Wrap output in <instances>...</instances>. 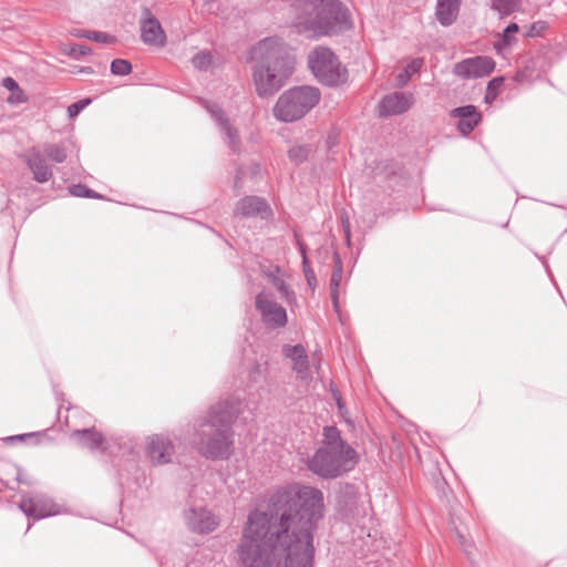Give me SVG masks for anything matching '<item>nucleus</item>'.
Here are the masks:
<instances>
[{
    "mask_svg": "<svg viewBox=\"0 0 567 567\" xmlns=\"http://www.w3.org/2000/svg\"><path fill=\"white\" fill-rule=\"evenodd\" d=\"M323 494L311 486L277 491L265 511L249 513L236 549L239 567H313V529Z\"/></svg>",
    "mask_w": 567,
    "mask_h": 567,
    "instance_id": "1",
    "label": "nucleus"
},
{
    "mask_svg": "<svg viewBox=\"0 0 567 567\" xmlns=\"http://www.w3.org/2000/svg\"><path fill=\"white\" fill-rule=\"evenodd\" d=\"M252 79L260 97L278 92L292 74L295 59L289 47L279 38L260 40L251 49Z\"/></svg>",
    "mask_w": 567,
    "mask_h": 567,
    "instance_id": "2",
    "label": "nucleus"
},
{
    "mask_svg": "<svg viewBox=\"0 0 567 567\" xmlns=\"http://www.w3.org/2000/svg\"><path fill=\"white\" fill-rule=\"evenodd\" d=\"M323 445L309 461V470L323 478H336L354 468L357 452L341 439L338 427H323Z\"/></svg>",
    "mask_w": 567,
    "mask_h": 567,
    "instance_id": "3",
    "label": "nucleus"
},
{
    "mask_svg": "<svg viewBox=\"0 0 567 567\" xmlns=\"http://www.w3.org/2000/svg\"><path fill=\"white\" fill-rule=\"evenodd\" d=\"M292 8L299 19H309L318 35L334 34L351 28L350 13L339 0H297Z\"/></svg>",
    "mask_w": 567,
    "mask_h": 567,
    "instance_id": "4",
    "label": "nucleus"
},
{
    "mask_svg": "<svg viewBox=\"0 0 567 567\" xmlns=\"http://www.w3.org/2000/svg\"><path fill=\"white\" fill-rule=\"evenodd\" d=\"M321 100V92L316 86L300 85L286 90L274 106V116L290 123L302 118Z\"/></svg>",
    "mask_w": 567,
    "mask_h": 567,
    "instance_id": "5",
    "label": "nucleus"
},
{
    "mask_svg": "<svg viewBox=\"0 0 567 567\" xmlns=\"http://www.w3.org/2000/svg\"><path fill=\"white\" fill-rule=\"evenodd\" d=\"M308 65L315 78L328 86H338L348 79V71L328 48L318 47L308 55Z\"/></svg>",
    "mask_w": 567,
    "mask_h": 567,
    "instance_id": "6",
    "label": "nucleus"
},
{
    "mask_svg": "<svg viewBox=\"0 0 567 567\" xmlns=\"http://www.w3.org/2000/svg\"><path fill=\"white\" fill-rule=\"evenodd\" d=\"M197 450L207 460H228L234 452L231 427H216L203 433Z\"/></svg>",
    "mask_w": 567,
    "mask_h": 567,
    "instance_id": "7",
    "label": "nucleus"
},
{
    "mask_svg": "<svg viewBox=\"0 0 567 567\" xmlns=\"http://www.w3.org/2000/svg\"><path fill=\"white\" fill-rule=\"evenodd\" d=\"M19 508L28 516L34 519H41L49 516L66 513L61 505L53 502L47 495L40 493H29L22 496Z\"/></svg>",
    "mask_w": 567,
    "mask_h": 567,
    "instance_id": "8",
    "label": "nucleus"
},
{
    "mask_svg": "<svg viewBox=\"0 0 567 567\" xmlns=\"http://www.w3.org/2000/svg\"><path fill=\"white\" fill-rule=\"evenodd\" d=\"M243 412L244 403L239 399L220 400L209 408L205 425H233Z\"/></svg>",
    "mask_w": 567,
    "mask_h": 567,
    "instance_id": "9",
    "label": "nucleus"
},
{
    "mask_svg": "<svg viewBox=\"0 0 567 567\" xmlns=\"http://www.w3.org/2000/svg\"><path fill=\"white\" fill-rule=\"evenodd\" d=\"M183 517L188 530L195 534H209L219 526V518L204 506H189Z\"/></svg>",
    "mask_w": 567,
    "mask_h": 567,
    "instance_id": "10",
    "label": "nucleus"
},
{
    "mask_svg": "<svg viewBox=\"0 0 567 567\" xmlns=\"http://www.w3.org/2000/svg\"><path fill=\"white\" fill-rule=\"evenodd\" d=\"M141 39L145 44L163 48L166 44V33L158 19L147 7L142 8L140 18Z\"/></svg>",
    "mask_w": 567,
    "mask_h": 567,
    "instance_id": "11",
    "label": "nucleus"
},
{
    "mask_svg": "<svg viewBox=\"0 0 567 567\" xmlns=\"http://www.w3.org/2000/svg\"><path fill=\"white\" fill-rule=\"evenodd\" d=\"M495 69V61L485 55L465 59L454 65L453 72L462 79H478L489 75Z\"/></svg>",
    "mask_w": 567,
    "mask_h": 567,
    "instance_id": "12",
    "label": "nucleus"
},
{
    "mask_svg": "<svg viewBox=\"0 0 567 567\" xmlns=\"http://www.w3.org/2000/svg\"><path fill=\"white\" fill-rule=\"evenodd\" d=\"M256 308L260 312L264 322L270 328H281L287 324L286 309L275 302L270 297L260 292L256 297Z\"/></svg>",
    "mask_w": 567,
    "mask_h": 567,
    "instance_id": "13",
    "label": "nucleus"
},
{
    "mask_svg": "<svg viewBox=\"0 0 567 567\" xmlns=\"http://www.w3.org/2000/svg\"><path fill=\"white\" fill-rule=\"evenodd\" d=\"M175 453L173 442L159 434L152 435L146 441V455L153 465H164L172 462Z\"/></svg>",
    "mask_w": 567,
    "mask_h": 567,
    "instance_id": "14",
    "label": "nucleus"
},
{
    "mask_svg": "<svg viewBox=\"0 0 567 567\" xmlns=\"http://www.w3.org/2000/svg\"><path fill=\"white\" fill-rule=\"evenodd\" d=\"M414 104V96L409 92H393L385 95L379 104V114L382 117L399 115L409 111Z\"/></svg>",
    "mask_w": 567,
    "mask_h": 567,
    "instance_id": "15",
    "label": "nucleus"
},
{
    "mask_svg": "<svg viewBox=\"0 0 567 567\" xmlns=\"http://www.w3.org/2000/svg\"><path fill=\"white\" fill-rule=\"evenodd\" d=\"M25 163L38 183H47L53 176L52 166L47 163V157L40 147H31L25 154Z\"/></svg>",
    "mask_w": 567,
    "mask_h": 567,
    "instance_id": "16",
    "label": "nucleus"
},
{
    "mask_svg": "<svg viewBox=\"0 0 567 567\" xmlns=\"http://www.w3.org/2000/svg\"><path fill=\"white\" fill-rule=\"evenodd\" d=\"M235 214L243 217L259 216L261 219H266L271 214V209L264 198L246 196L237 203Z\"/></svg>",
    "mask_w": 567,
    "mask_h": 567,
    "instance_id": "17",
    "label": "nucleus"
},
{
    "mask_svg": "<svg viewBox=\"0 0 567 567\" xmlns=\"http://www.w3.org/2000/svg\"><path fill=\"white\" fill-rule=\"evenodd\" d=\"M451 116L458 118L457 128L463 135H468L482 120L481 113L474 105L460 106L451 111Z\"/></svg>",
    "mask_w": 567,
    "mask_h": 567,
    "instance_id": "18",
    "label": "nucleus"
},
{
    "mask_svg": "<svg viewBox=\"0 0 567 567\" xmlns=\"http://www.w3.org/2000/svg\"><path fill=\"white\" fill-rule=\"evenodd\" d=\"M71 439L75 441L82 447L89 450H106V441L103 434L96 431L95 427H85L82 430H75L71 434Z\"/></svg>",
    "mask_w": 567,
    "mask_h": 567,
    "instance_id": "19",
    "label": "nucleus"
},
{
    "mask_svg": "<svg viewBox=\"0 0 567 567\" xmlns=\"http://www.w3.org/2000/svg\"><path fill=\"white\" fill-rule=\"evenodd\" d=\"M282 353L286 358L291 359L293 371H296L300 378L305 379L309 372V361L305 348L301 344H285L282 347Z\"/></svg>",
    "mask_w": 567,
    "mask_h": 567,
    "instance_id": "20",
    "label": "nucleus"
},
{
    "mask_svg": "<svg viewBox=\"0 0 567 567\" xmlns=\"http://www.w3.org/2000/svg\"><path fill=\"white\" fill-rule=\"evenodd\" d=\"M213 116L219 123L221 130L224 131L228 146L231 148L234 153H238L240 151V138L236 128H234L228 118L225 116L223 110L219 107L210 109Z\"/></svg>",
    "mask_w": 567,
    "mask_h": 567,
    "instance_id": "21",
    "label": "nucleus"
},
{
    "mask_svg": "<svg viewBox=\"0 0 567 567\" xmlns=\"http://www.w3.org/2000/svg\"><path fill=\"white\" fill-rule=\"evenodd\" d=\"M461 0H437L435 16L444 25H451L457 18Z\"/></svg>",
    "mask_w": 567,
    "mask_h": 567,
    "instance_id": "22",
    "label": "nucleus"
},
{
    "mask_svg": "<svg viewBox=\"0 0 567 567\" xmlns=\"http://www.w3.org/2000/svg\"><path fill=\"white\" fill-rule=\"evenodd\" d=\"M54 427H49L43 431L39 432H31V433H24V434H18V435H11L2 439L6 443H14V442H21L27 445H40V444H47L51 442V436L49 435V431L53 430Z\"/></svg>",
    "mask_w": 567,
    "mask_h": 567,
    "instance_id": "23",
    "label": "nucleus"
},
{
    "mask_svg": "<svg viewBox=\"0 0 567 567\" xmlns=\"http://www.w3.org/2000/svg\"><path fill=\"white\" fill-rule=\"evenodd\" d=\"M333 271L330 278V291L334 306L338 305V289L342 279V261L338 252L333 254Z\"/></svg>",
    "mask_w": 567,
    "mask_h": 567,
    "instance_id": "24",
    "label": "nucleus"
},
{
    "mask_svg": "<svg viewBox=\"0 0 567 567\" xmlns=\"http://www.w3.org/2000/svg\"><path fill=\"white\" fill-rule=\"evenodd\" d=\"M43 155L54 163H63L68 157L66 148L63 144H44L41 148Z\"/></svg>",
    "mask_w": 567,
    "mask_h": 567,
    "instance_id": "25",
    "label": "nucleus"
},
{
    "mask_svg": "<svg viewBox=\"0 0 567 567\" xmlns=\"http://www.w3.org/2000/svg\"><path fill=\"white\" fill-rule=\"evenodd\" d=\"M423 65V60L420 58L413 59L398 75V86H404L410 81L412 74L417 73Z\"/></svg>",
    "mask_w": 567,
    "mask_h": 567,
    "instance_id": "26",
    "label": "nucleus"
},
{
    "mask_svg": "<svg viewBox=\"0 0 567 567\" xmlns=\"http://www.w3.org/2000/svg\"><path fill=\"white\" fill-rule=\"evenodd\" d=\"M313 152L315 148L311 144L293 145L290 147L288 156L291 162H293L296 165H299L306 162Z\"/></svg>",
    "mask_w": 567,
    "mask_h": 567,
    "instance_id": "27",
    "label": "nucleus"
},
{
    "mask_svg": "<svg viewBox=\"0 0 567 567\" xmlns=\"http://www.w3.org/2000/svg\"><path fill=\"white\" fill-rule=\"evenodd\" d=\"M274 287L280 292L281 297L287 301L291 302L295 299V292L291 291L285 280L278 277L275 272L267 274Z\"/></svg>",
    "mask_w": 567,
    "mask_h": 567,
    "instance_id": "28",
    "label": "nucleus"
},
{
    "mask_svg": "<svg viewBox=\"0 0 567 567\" xmlns=\"http://www.w3.org/2000/svg\"><path fill=\"white\" fill-rule=\"evenodd\" d=\"M519 31V25L515 22L509 23L503 31L501 35V41L496 44V48H508L516 43L515 33Z\"/></svg>",
    "mask_w": 567,
    "mask_h": 567,
    "instance_id": "29",
    "label": "nucleus"
},
{
    "mask_svg": "<svg viewBox=\"0 0 567 567\" xmlns=\"http://www.w3.org/2000/svg\"><path fill=\"white\" fill-rule=\"evenodd\" d=\"M520 0H493L492 9L496 10L501 16H509L519 7Z\"/></svg>",
    "mask_w": 567,
    "mask_h": 567,
    "instance_id": "30",
    "label": "nucleus"
},
{
    "mask_svg": "<svg viewBox=\"0 0 567 567\" xmlns=\"http://www.w3.org/2000/svg\"><path fill=\"white\" fill-rule=\"evenodd\" d=\"M504 81L505 80L503 76H496L488 82L486 87V94L484 97L487 104H491L496 100L497 95L499 94L504 85Z\"/></svg>",
    "mask_w": 567,
    "mask_h": 567,
    "instance_id": "31",
    "label": "nucleus"
},
{
    "mask_svg": "<svg viewBox=\"0 0 567 567\" xmlns=\"http://www.w3.org/2000/svg\"><path fill=\"white\" fill-rule=\"evenodd\" d=\"M111 72L114 75H127L132 72V64L130 61L124 59H115L111 63Z\"/></svg>",
    "mask_w": 567,
    "mask_h": 567,
    "instance_id": "32",
    "label": "nucleus"
},
{
    "mask_svg": "<svg viewBox=\"0 0 567 567\" xmlns=\"http://www.w3.org/2000/svg\"><path fill=\"white\" fill-rule=\"evenodd\" d=\"M70 193L76 197H86V198H102V196L95 193L93 189L87 188L83 184H76L70 187Z\"/></svg>",
    "mask_w": 567,
    "mask_h": 567,
    "instance_id": "33",
    "label": "nucleus"
},
{
    "mask_svg": "<svg viewBox=\"0 0 567 567\" xmlns=\"http://www.w3.org/2000/svg\"><path fill=\"white\" fill-rule=\"evenodd\" d=\"M192 63L198 70H206L212 63V55L209 52L202 51L193 56Z\"/></svg>",
    "mask_w": 567,
    "mask_h": 567,
    "instance_id": "34",
    "label": "nucleus"
},
{
    "mask_svg": "<svg viewBox=\"0 0 567 567\" xmlns=\"http://www.w3.org/2000/svg\"><path fill=\"white\" fill-rule=\"evenodd\" d=\"M81 414V411L78 408H69L65 410V415H62V412H58V420L60 423H64V425H70L71 423H76L78 416Z\"/></svg>",
    "mask_w": 567,
    "mask_h": 567,
    "instance_id": "35",
    "label": "nucleus"
},
{
    "mask_svg": "<svg viewBox=\"0 0 567 567\" xmlns=\"http://www.w3.org/2000/svg\"><path fill=\"white\" fill-rule=\"evenodd\" d=\"M547 29V22L545 21H536L532 23L527 31L524 33L525 38H535L543 34V32Z\"/></svg>",
    "mask_w": 567,
    "mask_h": 567,
    "instance_id": "36",
    "label": "nucleus"
},
{
    "mask_svg": "<svg viewBox=\"0 0 567 567\" xmlns=\"http://www.w3.org/2000/svg\"><path fill=\"white\" fill-rule=\"evenodd\" d=\"M83 37L89 40H92L95 42H102V43H110L114 39L112 35L104 33V32H99V31H86L83 34Z\"/></svg>",
    "mask_w": 567,
    "mask_h": 567,
    "instance_id": "37",
    "label": "nucleus"
},
{
    "mask_svg": "<svg viewBox=\"0 0 567 567\" xmlns=\"http://www.w3.org/2000/svg\"><path fill=\"white\" fill-rule=\"evenodd\" d=\"M331 394L338 405L339 412L342 415L343 421L350 424L351 420L348 416H346L347 411L344 409V403H343L340 391L337 388H331Z\"/></svg>",
    "mask_w": 567,
    "mask_h": 567,
    "instance_id": "38",
    "label": "nucleus"
},
{
    "mask_svg": "<svg viewBox=\"0 0 567 567\" xmlns=\"http://www.w3.org/2000/svg\"><path fill=\"white\" fill-rule=\"evenodd\" d=\"M91 103V99H83L68 107V115L70 118H74L79 113Z\"/></svg>",
    "mask_w": 567,
    "mask_h": 567,
    "instance_id": "39",
    "label": "nucleus"
},
{
    "mask_svg": "<svg viewBox=\"0 0 567 567\" xmlns=\"http://www.w3.org/2000/svg\"><path fill=\"white\" fill-rule=\"evenodd\" d=\"M340 220H341V226H342L343 233L349 243L350 241V220H349V216L346 210H341Z\"/></svg>",
    "mask_w": 567,
    "mask_h": 567,
    "instance_id": "40",
    "label": "nucleus"
},
{
    "mask_svg": "<svg viewBox=\"0 0 567 567\" xmlns=\"http://www.w3.org/2000/svg\"><path fill=\"white\" fill-rule=\"evenodd\" d=\"M90 52L91 49L89 47L81 44H74L70 50V54L73 56H83L89 54Z\"/></svg>",
    "mask_w": 567,
    "mask_h": 567,
    "instance_id": "41",
    "label": "nucleus"
},
{
    "mask_svg": "<svg viewBox=\"0 0 567 567\" xmlns=\"http://www.w3.org/2000/svg\"><path fill=\"white\" fill-rule=\"evenodd\" d=\"M300 250L303 255V266H305V275H306L307 281H308L309 286H312L313 282L316 281V276L311 270L306 268L307 257H306L305 248L302 245H300Z\"/></svg>",
    "mask_w": 567,
    "mask_h": 567,
    "instance_id": "42",
    "label": "nucleus"
},
{
    "mask_svg": "<svg viewBox=\"0 0 567 567\" xmlns=\"http://www.w3.org/2000/svg\"><path fill=\"white\" fill-rule=\"evenodd\" d=\"M2 85L11 93H16V91H19V89H20L18 82L10 76H7L3 79Z\"/></svg>",
    "mask_w": 567,
    "mask_h": 567,
    "instance_id": "43",
    "label": "nucleus"
},
{
    "mask_svg": "<svg viewBox=\"0 0 567 567\" xmlns=\"http://www.w3.org/2000/svg\"><path fill=\"white\" fill-rule=\"evenodd\" d=\"M25 101L27 97L21 89H19V91H16V93H11V95L8 97V102L11 104L23 103Z\"/></svg>",
    "mask_w": 567,
    "mask_h": 567,
    "instance_id": "44",
    "label": "nucleus"
},
{
    "mask_svg": "<svg viewBox=\"0 0 567 567\" xmlns=\"http://www.w3.org/2000/svg\"><path fill=\"white\" fill-rule=\"evenodd\" d=\"M241 174H243V171L238 169L237 174H236V177H235V187L236 188H239V183H240V179H241Z\"/></svg>",
    "mask_w": 567,
    "mask_h": 567,
    "instance_id": "45",
    "label": "nucleus"
},
{
    "mask_svg": "<svg viewBox=\"0 0 567 567\" xmlns=\"http://www.w3.org/2000/svg\"><path fill=\"white\" fill-rule=\"evenodd\" d=\"M79 71L83 72V73H92L93 72L92 68H90V66L80 68Z\"/></svg>",
    "mask_w": 567,
    "mask_h": 567,
    "instance_id": "46",
    "label": "nucleus"
},
{
    "mask_svg": "<svg viewBox=\"0 0 567 567\" xmlns=\"http://www.w3.org/2000/svg\"><path fill=\"white\" fill-rule=\"evenodd\" d=\"M13 470L17 472V480H18V481H20V473H19V468L13 467Z\"/></svg>",
    "mask_w": 567,
    "mask_h": 567,
    "instance_id": "47",
    "label": "nucleus"
},
{
    "mask_svg": "<svg viewBox=\"0 0 567 567\" xmlns=\"http://www.w3.org/2000/svg\"><path fill=\"white\" fill-rule=\"evenodd\" d=\"M86 31H82L80 33L76 34V37H80V38H84L83 34L85 33Z\"/></svg>",
    "mask_w": 567,
    "mask_h": 567,
    "instance_id": "48",
    "label": "nucleus"
},
{
    "mask_svg": "<svg viewBox=\"0 0 567 567\" xmlns=\"http://www.w3.org/2000/svg\"><path fill=\"white\" fill-rule=\"evenodd\" d=\"M458 537H460V539H461V544L463 545V544H464V543H463V536L458 534Z\"/></svg>",
    "mask_w": 567,
    "mask_h": 567,
    "instance_id": "49",
    "label": "nucleus"
},
{
    "mask_svg": "<svg viewBox=\"0 0 567 567\" xmlns=\"http://www.w3.org/2000/svg\"><path fill=\"white\" fill-rule=\"evenodd\" d=\"M516 80H517V81H519V80H520V75H519V74H517V75H516Z\"/></svg>",
    "mask_w": 567,
    "mask_h": 567,
    "instance_id": "50",
    "label": "nucleus"
}]
</instances>
